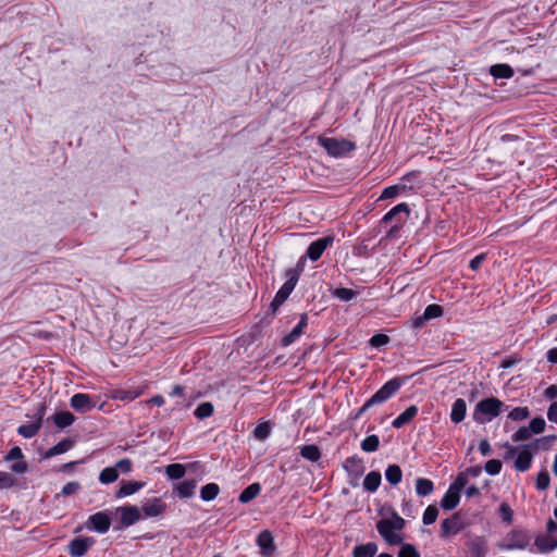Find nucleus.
<instances>
[{
	"mask_svg": "<svg viewBox=\"0 0 557 557\" xmlns=\"http://www.w3.org/2000/svg\"><path fill=\"white\" fill-rule=\"evenodd\" d=\"M481 473L479 467L469 468L463 472H460L456 480L450 484L446 493L444 494L441 506L445 510L455 509L460 502V492L465 488L469 481V476L475 478Z\"/></svg>",
	"mask_w": 557,
	"mask_h": 557,
	"instance_id": "nucleus-1",
	"label": "nucleus"
},
{
	"mask_svg": "<svg viewBox=\"0 0 557 557\" xmlns=\"http://www.w3.org/2000/svg\"><path fill=\"white\" fill-rule=\"evenodd\" d=\"M406 521L395 511L391 517L383 518L376 523L379 534L389 545H399L404 542L400 531L405 528Z\"/></svg>",
	"mask_w": 557,
	"mask_h": 557,
	"instance_id": "nucleus-2",
	"label": "nucleus"
},
{
	"mask_svg": "<svg viewBox=\"0 0 557 557\" xmlns=\"http://www.w3.org/2000/svg\"><path fill=\"white\" fill-rule=\"evenodd\" d=\"M504 404L497 398L483 399L476 404L473 419L479 423L491 421L499 414Z\"/></svg>",
	"mask_w": 557,
	"mask_h": 557,
	"instance_id": "nucleus-3",
	"label": "nucleus"
},
{
	"mask_svg": "<svg viewBox=\"0 0 557 557\" xmlns=\"http://www.w3.org/2000/svg\"><path fill=\"white\" fill-rule=\"evenodd\" d=\"M318 141L330 156L335 158L344 157L355 149V144L345 139L319 137Z\"/></svg>",
	"mask_w": 557,
	"mask_h": 557,
	"instance_id": "nucleus-4",
	"label": "nucleus"
},
{
	"mask_svg": "<svg viewBox=\"0 0 557 557\" xmlns=\"http://www.w3.org/2000/svg\"><path fill=\"white\" fill-rule=\"evenodd\" d=\"M530 536L520 530L509 532L497 545L503 550L525 549L530 545Z\"/></svg>",
	"mask_w": 557,
	"mask_h": 557,
	"instance_id": "nucleus-5",
	"label": "nucleus"
},
{
	"mask_svg": "<svg viewBox=\"0 0 557 557\" xmlns=\"http://www.w3.org/2000/svg\"><path fill=\"white\" fill-rule=\"evenodd\" d=\"M333 242L334 237L332 236L321 237L312 242L307 249L306 256L301 257L297 264L298 271H302V265L307 257L312 261L319 260L322 253L325 251V249L330 247L333 244Z\"/></svg>",
	"mask_w": 557,
	"mask_h": 557,
	"instance_id": "nucleus-6",
	"label": "nucleus"
},
{
	"mask_svg": "<svg viewBox=\"0 0 557 557\" xmlns=\"http://www.w3.org/2000/svg\"><path fill=\"white\" fill-rule=\"evenodd\" d=\"M298 270H289L287 272L288 280L283 284V286L276 293L271 306L274 310H276L283 302L289 297L295 286L297 285L299 277Z\"/></svg>",
	"mask_w": 557,
	"mask_h": 557,
	"instance_id": "nucleus-7",
	"label": "nucleus"
},
{
	"mask_svg": "<svg viewBox=\"0 0 557 557\" xmlns=\"http://www.w3.org/2000/svg\"><path fill=\"white\" fill-rule=\"evenodd\" d=\"M401 386V381L392 379L387 381L375 394L370 397V404L380 405L387 401Z\"/></svg>",
	"mask_w": 557,
	"mask_h": 557,
	"instance_id": "nucleus-8",
	"label": "nucleus"
},
{
	"mask_svg": "<svg viewBox=\"0 0 557 557\" xmlns=\"http://www.w3.org/2000/svg\"><path fill=\"white\" fill-rule=\"evenodd\" d=\"M408 214H409V208H408V206L406 203L403 202V203H398L393 209H391L383 216L382 221L384 223H387V222H391V221L395 220V224L392 227L391 232L398 231L401 227V225L405 223L406 218L408 216Z\"/></svg>",
	"mask_w": 557,
	"mask_h": 557,
	"instance_id": "nucleus-9",
	"label": "nucleus"
},
{
	"mask_svg": "<svg viewBox=\"0 0 557 557\" xmlns=\"http://www.w3.org/2000/svg\"><path fill=\"white\" fill-rule=\"evenodd\" d=\"M45 416V407L39 406L35 413V420L28 424H23L17 428V433L24 438L34 437L42 425V418Z\"/></svg>",
	"mask_w": 557,
	"mask_h": 557,
	"instance_id": "nucleus-10",
	"label": "nucleus"
},
{
	"mask_svg": "<svg viewBox=\"0 0 557 557\" xmlns=\"http://www.w3.org/2000/svg\"><path fill=\"white\" fill-rule=\"evenodd\" d=\"M95 539L77 536L70 541L67 545V553L72 557H82L95 544Z\"/></svg>",
	"mask_w": 557,
	"mask_h": 557,
	"instance_id": "nucleus-11",
	"label": "nucleus"
},
{
	"mask_svg": "<svg viewBox=\"0 0 557 557\" xmlns=\"http://www.w3.org/2000/svg\"><path fill=\"white\" fill-rule=\"evenodd\" d=\"M87 524L98 533H106L110 529L111 519L107 512L99 511L88 518Z\"/></svg>",
	"mask_w": 557,
	"mask_h": 557,
	"instance_id": "nucleus-12",
	"label": "nucleus"
},
{
	"mask_svg": "<svg viewBox=\"0 0 557 557\" xmlns=\"http://www.w3.org/2000/svg\"><path fill=\"white\" fill-rule=\"evenodd\" d=\"M257 545L264 557H273L275 552L274 539L270 531H262L257 537Z\"/></svg>",
	"mask_w": 557,
	"mask_h": 557,
	"instance_id": "nucleus-13",
	"label": "nucleus"
},
{
	"mask_svg": "<svg viewBox=\"0 0 557 557\" xmlns=\"http://www.w3.org/2000/svg\"><path fill=\"white\" fill-rule=\"evenodd\" d=\"M463 528V523L458 515L445 519L441 524V536L448 537L460 532Z\"/></svg>",
	"mask_w": 557,
	"mask_h": 557,
	"instance_id": "nucleus-14",
	"label": "nucleus"
},
{
	"mask_svg": "<svg viewBox=\"0 0 557 557\" xmlns=\"http://www.w3.org/2000/svg\"><path fill=\"white\" fill-rule=\"evenodd\" d=\"M121 513V523L131 527L141 519L140 510L135 506H123L117 509Z\"/></svg>",
	"mask_w": 557,
	"mask_h": 557,
	"instance_id": "nucleus-15",
	"label": "nucleus"
},
{
	"mask_svg": "<svg viewBox=\"0 0 557 557\" xmlns=\"http://www.w3.org/2000/svg\"><path fill=\"white\" fill-rule=\"evenodd\" d=\"M533 455L530 450L529 446H522L517 454L516 460H515V468L520 471L524 472L530 469L532 463Z\"/></svg>",
	"mask_w": 557,
	"mask_h": 557,
	"instance_id": "nucleus-16",
	"label": "nucleus"
},
{
	"mask_svg": "<svg viewBox=\"0 0 557 557\" xmlns=\"http://www.w3.org/2000/svg\"><path fill=\"white\" fill-rule=\"evenodd\" d=\"M71 406L79 412H87L95 407L91 397L88 394H75L71 398Z\"/></svg>",
	"mask_w": 557,
	"mask_h": 557,
	"instance_id": "nucleus-17",
	"label": "nucleus"
},
{
	"mask_svg": "<svg viewBox=\"0 0 557 557\" xmlns=\"http://www.w3.org/2000/svg\"><path fill=\"white\" fill-rule=\"evenodd\" d=\"M344 469L349 475L354 476L355 480H358L364 472V465L361 458L352 456L345 460Z\"/></svg>",
	"mask_w": 557,
	"mask_h": 557,
	"instance_id": "nucleus-18",
	"label": "nucleus"
},
{
	"mask_svg": "<svg viewBox=\"0 0 557 557\" xmlns=\"http://www.w3.org/2000/svg\"><path fill=\"white\" fill-rule=\"evenodd\" d=\"M165 510V504L160 498H152L143 506L144 517L152 518L162 515Z\"/></svg>",
	"mask_w": 557,
	"mask_h": 557,
	"instance_id": "nucleus-19",
	"label": "nucleus"
},
{
	"mask_svg": "<svg viewBox=\"0 0 557 557\" xmlns=\"http://www.w3.org/2000/svg\"><path fill=\"white\" fill-rule=\"evenodd\" d=\"M145 486L144 482L138 481H127L122 482L119 490L115 493L116 498H124L126 496L133 495L137 493L139 490H141Z\"/></svg>",
	"mask_w": 557,
	"mask_h": 557,
	"instance_id": "nucleus-20",
	"label": "nucleus"
},
{
	"mask_svg": "<svg viewBox=\"0 0 557 557\" xmlns=\"http://www.w3.org/2000/svg\"><path fill=\"white\" fill-rule=\"evenodd\" d=\"M534 545L540 553L546 554L557 548V540L548 535H539L535 539Z\"/></svg>",
	"mask_w": 557,
	"mask_h": 557,
	"instance_id": "nucleus-21",
	"label": "nucleus"
},
{
	"mask_svg": "<svg viewBox=\"0 0 557 557\" xmlns=\"http://www.w3.org/2000/svg\"><path fill=\"white\" fill-rule=\"evenodd\" d=\"M466 413H467V404H466L465 399H462V398L456 399L451 406L450 420L456 424L460 423L465 419Z\"/></svg>",
	"mask_w": 557,
	"mask_h": 557,
	"instance_id": "nucleus-22",
	"label": "nucleus"
},
{
	"mask_svg": "<svg viewBox=\"0 0 557 557\" xmlns=\"http://www.w3.org/2000/svg\"><path fill=\"white\" fill-rule=\"evenodd\" d=\"M418 413V407L412 405L408 407L404 412H401L397 418L392 422L393 428L400 429L407 423H409Z\"/></svg>",
	"mask_w": 557,
	"mask_h": 557,
	"instance_id": "nucleus-23",
	"label": "nucleus"
},
{
	"mask_svg": "<svg viewBox=\"0 0 557 557\" xmlns=\"http://www.w3.org/2000/svg\"><path fill=\"white\" fill-rule=\"evenodd\" d=\"M381 482V473L379 471H371L366 475L362 485L367 492L374 493L380 487Z\"/></svg>",
	"mask_w": 557,
	"mask_h": 557,
	"instance_id": "nucleus-24",
	"label": "nucleus"
},
{
	"mask_svg": "<svg viewBox=\"0 0 557 557\" xmlns=\"http://www.w3.org/2000/svg\"><path fill=\"white\" fill-rule=\"evenodd\" d=\"M306 326H307V317L304 314V315H301V319L297 323V325L292 330V332L283 337L282 344L284 346H288V345L293 344L301 335V333Z\"/></svg>",
	"mask_w": 557,
	"mask_h": 557,
	"instance_id": "nucleus-25",
	"label": "nucleus"
},
{
	"mask_svg": "<svg viewBox=\"0 0 557 557\" xmlns=\"http://www.w3.org/2000/svg\"><path fill=\"white\" fill-rule=\"evenodd\" d=\"M377 552V545L374 542L357 545L352 550L354 557H374Z\"/></svg>",
	"mask_w": 557,
	"mask_h": 557,
	"instance_id": "nucleus-26",
	"label": "nucleus"
},
{
	"mask_svg": "<svg viewBox=\"0 0 557 557\" xmlns=\"http://www.w3.org/2000/svg\"><path fill=\"white\" fill-rule=\"evenodd\" d=\"M197 483L194 480L184 481L176 486V493L181 498H190L195 494Z\"/></svg>",
	"mask_w": 557,
	"mask_h": 557,
	"instance_id": "nucleus-27",
	"label": "nucleus"
},
{
	"mask_svg": "<svg viewBox=\"0 0 557 557\" xmlns=\"http://www.w3.org/2000/svg\"><path fill=\"white\" fill-rule=\"evenodd\" d=\"M385 478L387 482L392 485H397L400 483L403 478V472L399 466L397 465H389L385 470Z\"/></svg>",
	"mask_w": 557,
	"mask_h": 557,
	"instance_id": "nucleus-28",
	"label": "nucleus"
},
{
	"mask_svg": "<svg viewBox=\"0 0 557 557\" xmlns=\"http://www.w3.org/2000/svg\"><path fill=\"white\" fill-rule=\"evenodd\" d=\"M261 487L258 483H252L247 486L239 495L238 499L240 503L246 504L252 500L260 493Z\"/></svg>",
	"mask_w": 557,
	"mask_h": 557,
	"instance_id": "nucleus-29",
	"label": "nucleus"
},
{
	"mask_svg": "<svg viewBox=\"0 0 557 557\" xmlns=\"http://www.w3.org/2000/svg\"><path fill=\"white\" fill-rule=\"evenodd\" d=\"M434 490V484L431 480L419 478L416 481V493L419 496H428L430 495Z\"/></svg>",
	"mask_w": 557,
	"mask_h": 557,
	"instance_id": "nucleus-30",
	"label": "nucleus"
},
{
	"mask_svg": "<svg viewBox=\"0 0 557 557\" xmlns=\"http://www.w3.org/2000/svg\"><path fill=\"white\" fill-rule=\"evenodd\" d=\"M53 421L58 428L64 429L74 422V416L70 411L57 412L53 416Z\"/></svg>",
	"mask_w": 557,
	"mask_h": 557,
	"instance_id": "nucleus-31",
	"label": "nucleus"
},
{
	"mask_svg": "<svg viewBox=\"0 0 557 557\" xmlns=\"http://www.w3.org/2000/svg\"><path fill=\"white\" fill-rule=\"evenodd\" d=\"M490 73L495 78H510L513 75V70L507 64H495L491 67Z\"/></svg>",
	"mask_w": 557,
	"mask_h": 557,
	"instance_id": "nucleus-32",
	"label": "nucleus"
},
{
	"mask_svg": "<svg viewBox=\"0 0 557 557\" xmlns=\"http://www.w3.org/2000/svg\"><path fill=\"white\" fill-rule=\"evenodd\" d=\"M220 492V487L215 483H208L205 486H202L200 491V497L205 502L213 500Z\"/></svg>",
	"mask_w": 557,
	"mask_h": 557,
	"instance_id": "nucleus-33",
	"label": "nucleus"
},
{
	"mask_svg": "<svg viewBox=\"0 0 557 557\" xmlns=\"http://www.w3.org/2000/svg\"><path fill=\"white\" fill-rule=\"evenodd\" d=\"M302 458L310 461H318L321 457L320 449L317 445H305L300 449Z\"/></svg>",
	"mask_w": 557,
	"mask_h": 557,
	"instance_id": "nucleus-34",
	"label": "nucleus"
},
{
	"mask_svg": "<svg viewBox=\"0 0 557 557\" xmlns=\"http://www.w3.org/2000/svg\"><path fill=\"white\" fill-rule=\"evenodd\" d=\"M71 447H72V442L71 441H69V440L61 441L60 443H58L57 445H54L53 447L48 449L46 451V454H45V457L46 458H51V457H54L57 455L66 453Z\"/></svg>",
	"mask_w": 557,
	"mask_h": 557,
	"instance_id": "nucleus-35",
	"label": "nucleus"
},
{
	"mask_svg": "<svg viewBox=\"0 0 557 557\" xmlns=\"http://www.w3.org/2000/svg\"><path fill=\"white\" fill-rule=\"evenodd\" d=\"M119 473L117 469L114 467L104 468L99 474V481L102 484H110L117 480Z\"/></svg>",
	"mask_w": 557,
	"mask_h": 557,
	"instance_id": "nucleus-36",
	"label": "nucleus"
},
{
	"mask_svg": "<svg viewBox=\"0 0 557 557\" xmlns=\"http://www.w3.org/2000/svg\"><path fill=\"white\" fill-rule=\"evenodd\" d=\"M186 470L181 463H171L165 468V474L171 480H178L184 476Z\"/></svg>",
	"mask_w": 557,
	"mask_h": 557,
	"instance_id": "nucleus-37",
	"label": "nucleus"
},
{
	"mask_svg": "<svg viewBox=\"0 0 557 557\" xmlns=\"http://www.w3.org/2000/svg\"><path fill=\"white\" fill-rule=\"evenodd\" d=\"M332 295L341 301H350L357 297V292L351 288L341 287L332 292Z\"/></svg>",
	"mask_w": 557,
	"mask_h": 557,
	"instance_id": "nucleus-38",
	"label": "nucleus"
},
{
	"mask_svg": "<svg viewBox=\"0 0 557 557\" xmlns=\"http://www.w3.org/2000/svg\"><path fill=\"white\" fill-rule=\"evenodd\" d=\"M379 445H380L379 436L377 435H370V436H367L361 442V449L363 451H367V453H373V451L377 450Z\"/></svg>",
	"mask_w": 557,
	"mask_h": 557,
	"instance_id": "nucleus-39",
	"label": "nucleus"
},
{
	"mask_svg": "<svg viewBox=\"0 0 557 557\" xmlns=\"http://www.w3.org/2000/svg\"><path fill=\"white\" fill-rule=\"evenodd\" d=\"M213 405L209 401H206V403H201L195 410V416L202 420V419H206V418H209L212 416L213 413Z\"/></svg>",
	"mask_w": 557,
	"mask_h": 557,
	"instance_id": "nucleus-40",
	"label": "nucleus"
},
{
	"mask_svg": "<svg viewBox=\"0 0 557 557\" xmlns=\"http://www.w3.org/2000/svg\"><path fill=\"white\" fill-rule=\"evenodd\" d=\"M438 516V509L434 505H430L426 507V509L423 512L422 521L424 524L429 525L436 521Z\"/></svg>",
	"mask_w": 557,
	"mask_h": 557,
	"instance_id": "nucleus-41",
	"label": "nucleus"
},
{
	"mask_svg": "<svg viewBox=\"0 0 557 557\" xmlns=\"http://www.w3.org/2000/svg\"><path fill=\"white\" fill-rule=\"evenodd\" d=\"M442 314H443V308L440 305L432 304V305H429L424 309L423 319L431 320V319L440 318V317H442Z\"/></svg>",
	"mask_w": 557,
	"mask_h": 557,
	"instance_id": "nucleus-42",
	"label": "nucleus"
},
{
	"mask_svg": "<svg viewBox=\"0 0 557 557\" xmlns=\"http://www.w3.org/2000/svg\"><path fill=\"white\" fill-rule=\"evenodd\" d=\"M529 414L530 411L528 407H517L509 412L508 418L513 421H522L525 420Z\"/></svg>",
	"mask_w": 557,
	"mask_h": 557,
	"instance_id": "nucleus-43",
	"label": "nucleus"
},
{
	"mask_svg": "<svg viewBox=\"0 0 557 557\" xmlns=\"http://www.w3.org/2000/svg\"><path fill=\"white\" fill-rule=\"evenodd\" d=\"M406 189V185H393V186H388L386 187L382 195H381V198L383 199H391V198H394L396 196L399 195L400 191H404Z\"/></svg>",
	"mask_w": 557,
	"mask_h": 557,
	"instance_id": "nucleus-44",
	"label": "nucleus"
},
{
	"mask_svg": "<svg viewBox=\"0 0 557 557\" xmlns=\"http://www.w3.org/2000/svg\"><path fill=\"white\" fill-rule=\"evenodd\" d=\"M545 420L542 417H536L531 420L529 429L531 430L532 434H540L545 430Z\"/></svg>",
	"mask_w": 557,
	"mask_h": 557,
	"instance_id": "nucleus-45",
	"label": "nucleus"
},
{
	"mask_svg": "<svg viewBox=\"0 0 557 557\" xmlns=\"http://www.w3.org/2000/svg\"><path fill=\"white\" fill-rule=\"evenodd\" d=\"M270 433H271V429L268 423L258 424L253 431L256 438H258L260 441H264L265 438H268Z\"/></svg>",
	"mask_w": 557,
	"mask_h": 557,
	"instance_id": "nucleus-46",
	"label": "nucleus"
},
{
	"mask_svg": "<svg viewBox=\"0 0 557 557\" xmlns=\"http://www.w3.org/2000/svg\"><path fill=\"white\" fill-rule=\"evenodd\" d=\"M484 469L490 475H496L502 470V462L498 459H490Z\"/></svg>",
	"mask_w": 557,
	"mask_h": 557,
	"instance_id": "nucleus-47",
	"label": "nucleus"
},
{
	"mask_svg": "<svg viewBox=\"0 0 557 557\" xmlns=\"http://www.w3.org/2000/svg\"><path fill=\"white\" fill-rule=\"evenodd\" d=\"M15 483V478L5 471H0V490L12 487Z\"/></svg>",
	"mask_w": 557,
	"mask_h": 557,
	"instance_id": "nucleus-48",
	"label": "nucleus"
},
{
	"mask_svg": "<svg viewBox=\"0 0 557 557\" xmlns=\"http://www.w3.org/2000/svg\"><path fill=\"white\" fill-rule=\"evenodd\" d=\"M397 557H420V554L413 545L404 544Z\"/></svg>",
	"mask_w": 557,
	"mask_h": 557,
	"instance_id": "nucleus-49",
	"label": "nucleus"
},
{
	"mask_svg": "<svg viewBox=\"0 0 557 557\" xmlns=\"http://www.w3.org/2000/svg\"><path fill=\"white\" fill-rule=\"evenodd\" d=\"M531 436L532 432L529 426H522L512 435V441L522 442L529 440Z\"/></svg>",
	"mask_w": 557,
	"mask_h": 557,
	"instance_id": "nucleus-50",
	"label": "nucleus"
},
{
	"mask_svg": "<svg viewBox=\"0 0 557 557\" xmlns=\"http://www.w3.org/2000/svg\"><path fill=\"white\" fill-rule=\"evenodd\" d=\"M113 467L117 469V472L129 473L133 469V462L131 459L124 458L119 460Z\"/></svg>",
	"mask_w": 557,
	"mask_h": 557,
	"instance_id": "nucleus-51",
	"label": "nucleus"
},
{
	"mask_svg": "<svg viewBox=\"0 0 557 557\" xmlns=\"http://www.w3.org/2000/svg\"><path fill=\"white\" fill-rule=\"evenodd\" d=\"M499 513L502 516V519L507 522V523H511L512 521V517H513V512L510 508V506L506 503H503L500 506H499Z\"/></svg>",
	"mask_w": 557,
	"mask_h": 557,
	"instance_id": "nucleus-52",
	"label": "nucleus"
},
{
	"mask_svg": "<svg viewBox=\"0 0 557 557\" xmlns=\"http://www.w3.org/2000/svg\"><path fill=\"white\" fill-rule=\"evenodd\" d=\"M549 474L546 471H542L539 473L536 479V486L539 490H546L549 486Z\"/></svg>",
	"mask_w": 557,
	"mask_h": 557,
	"instance_id": "nucleus-53",
	"label": "nucleus"
},
{
	"mask_svg": "<svg viewBox=\"0 0 557 557\" xmlns=\"http://www.w3.org/2000/svg\"><path fill=\"white\" fill-rule=\"evenodd\" d=\"M389 337L385 334H375L371 337L370 344L372 347H381L388 344Z\"/></svg>",
	"mask_w": 557,
	"mask_h": 557,
	"instance_id": "nucleus-54",
	"label": "nucleus"
},
{
	"mask_svg": "<svg viewBox=\"0 0 557 557\" xmlns=\"http://www.w3.org/2000/svg\"><path fill=\"white\" fill-rule=\"evenodd\" d=\"M79 488H81L79 483H77V482H69V483H66L63 486V488L61 491V494L63 496H69V495H72V494L76 493Z\"/></svg>",
	"mask_w": 557,
	"mask_h": 557,
	"instance_id": "nucleus-55",
	"label": "nucleus"
},
{
	"mask_svg": "<svg viewBox=\"0 0 557 557\" xmlns=\"http://www.w3.org/2000/svg\"><path fill=\"white\" fill-rule=\"evenodd\" d=\"M24 457L23 451L20 447L15 446L10 449V451L4 456L5 461H11L15 459H22Z\"/></svg>",
	"mask_w": 557,
	"mask_h": 557,
	"instance_id": "nucleus-56",
	"label": "nucleus"
},
{
	"mask_svg": "<svg viewBox=\"0 0 557 557\" xmlns=\"http://www.w3.org/2000/svg\"><path fill=\"white\" fill-rule=\"evenodd\" d=\"M471 552L475 554L476 557H484L485 549L483 543L480 540L473 542L471 544Z\"/></svg>",
	"mask_w": 557,
	"mask_h": 557,
	"instance_id": "nucleus-57",
	"label": "nucleus"
},
{
	"mask_svg": "<svg viewBox=\"0 0 557 557\" xmlns=\"http://www.w3.org/2000/svg\"><path fill=\"white\" fill-rule=\"evenodd\" d=\"M485 259V255L484 253H481V255H478L475 256L471 261H470V268L473 270V271H476L480 269L482 262L484 261Z\"/></svg>",
	"mask_w": 557,
	"mask_h": 557,
	"instance_id": "nucleus-58",
	"label": "nucleus"
},
{
	"mask_svg": "<svg viewBox=\"0 0 557 557\" xmlns=\"http://www.w3.org/2000/svg\"><path fill=\"white\" fill-rule=\"evenodd\" d=\"M547 419L557 424V403H553L547 410Z\"/></svg>",
	"mask_w": 557,
	"mask_h": 557,
	"instance_id": "nucleus-59",
	"label": "nucleus"
},
{
	"mask_svg": "<svg viewBox=\"0 0 557 557\" xmlns=\"http://www.w3.org/2000/svg\"><path fill=\"white\" fill-rule=\"evenodd\" d=\"M11 470L15 473H24L27 471V463L24 461L15 462L11 466Z\"/></svg>",
	"mask_w": 557,
	"mask_h": 557,
	"instance_id": "nucleus-60",
	"label": "nucleus"
},
{
	"mask_svg": "<svg viewBox=\"0 0 557 557\" xmlns=\"http://www.w3.org/2000/svg\"><path fill=\"white\" fill-rule=\"evenodd\" d=\"M479 450L483 456L491 454V445L486 440H482L479 445Z\"/></svg>",
	"mask_w": 557,
	"mask_h": 557,
	"instance_id": "nucleus-61",
	"label": "nucleus"
},
{
	"mask_svg": "<svg viewBox=\"0 0 557 557\" xmlns=\"http://www.w3.org/2000/svg\"><path fill=\"white\" fill-rule=\"evenodd\" d=\"M544 395L546 398L548 399H554V398H557V385H550L548 386L545 392H544Z\"/></svg>",
	"mask_w": 557,
	"mask_h": 557,
	"instance_id": "nucleus-62",
	"label": "nucleus"
},
{
	"mask_svg": "<svg viewBox=\"0 0 557 557\" xmlns=\"http://www.w3.org/2000/svg\"><path fill=\"white\" fill-rule=\"evenodd\" d=\"M547 360L552 363H557V347L547 351Z\"/></svg>",
	"mask_w": 557,
	"mask_h": 557,
	"instance_id": "nucleus-63",
	"label": "nucleus"
},
{
	"mask_svg": "<svg viewBox=\"0 0 557 557\" xmlns=\"http://www.w3.org/2000/svg\"><path fill=\"white\" fill-rule=\"evenodd\" d=\"M466 495H467L468 497H474V496H478V495H480V490H479L476 486H474V485L469 486V487L466 490Z\"/></svg>",
	"mask_w": 557,
	"mask_h": 557,
	"instance_id": "nucleus-64",
	"label": "nucleus"
}]
</instances>
